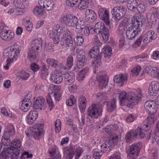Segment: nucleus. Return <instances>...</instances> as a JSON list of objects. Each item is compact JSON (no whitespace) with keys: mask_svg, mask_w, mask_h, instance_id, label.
I'll use <instances>...</instances> for the list:
<instances>
[{"mask_svg":"<svg viewBox=\"0 0 159 159\" xmlns=\"http://www.w3.org/2000/svg\"><path fill=\"white\" fill-rule=\"evenodd\" d=\"M133 25L129 27L126 32V39L129 40H133L135 37L137 36L140 32L139 29L136 27H134L135 30H134Z\"/></svg>","mask_w":159,"mask_h":159,"instance_id":"obj_16","label":"nucleus"},{"mask_svg":"<svg viewBox=\"0 0 159 159\" xmlns=\"http://www.w3.org/2000/svg\"><path fill=\"white\" fill-rule=\"evenodd\" d=\"M156 102L153 100H149L146 102L144 107L149 114H154L157 111Z\"/></svg>","mask_w":159,"mask_h":159,"instance_id":"obj_15","label":"nucleus"},{"mask_svg":"<svg viewBox=\"0 0 159 159\" xmlns=\"http://www.w3.org/2000/svg\"><path fill=\"white\" fill-rule=\"evenodd\" d=\"M24 25L25 27L26 30L28 31H31L32 30L33 24L29 20L25 21L24 22Z\"/></svg>","mask_w":159,"mask_h":159,"instance_id":"obj_51","label":"nucleus"},{"mask_svg":"<svg viewBox=\"0 0 159 159\" xmlns=\"http://www.w3.org/2000/svg\"><path fill=\"white\" fill-rule=\"evenodd\" d=\"M118 140V137L115 133H112L110 135L109 139L105 142V146L103 145H101V148H105L103 149V152L104 151H106V149H109L108 151L111 150L113 147L116 144Z\"/></svg>","mask_w":159,"mask_h":159,"instance_id":"obj_7","label":"nucleus"},{"mask_svg":"<svg viewBox=\"0 0 159 159\" xmlns=\"http://www.w3.org/2000/svg\"><path fill=\"white\" fill-rule=\"evenodd\" d=\"M75 152V149L73 148V147H70L65 150L64 152V156L66 159H72Z\"/></svg>","mask_w":159,"mask_h":159,"instance_id":"obj_31","label":"nucleus"},{"mask_svg":"<svg viewBox=\"0 0 159 159\" xmlns=\"http://www.w3.org/2000/svg\"><path fill=\"white\" fill-rule=\"evenodd\" d=\"M61 123L60 120L59 119L57 120L55 122V130L56 132L58 133L61 129Z\"/></svg>","mask_w":159,"mask_h":159,"instance_id":"obj_61","label":"nucleus"},{"mask_svg":"<svg viewBox=\"0 0 159 159\" xmlns=\"http://www.w3.org/2000/svg\"><path fill=\"white\" fill-rule=\"evenodd\" d=\"M78 0H66V5L70 7H73L77 3Z\"/></svg>","mask_w":159,"mask_h":159,"instance_id":"obj_62","label":"nucleus"},{"mask_svg":"<svg viewBox=\"0 0 159 159\" xmlns=\"http://www.w3.org/2000/svg\"><path fill=\"white\" fill-rule=\"evenodd\" d=\"M104 103L107 106V111L109 112H112L116 108V100L115 99H111L110 101H105Z\"/></svg>","mask_w":159,"mask_h":159,"instance_id":"obj_24","label":"nucleus"},{"mask_svg":"<svg viewBox=\"0 0 159 159\" xmlns=\"http://www.w3.org/2000/svg\"><path fill=\"white\" fill-rule=\"evenodd\" d=\"M141 143H135L131 145L127 152L129 159H137L140 150L142 148Z\"/></svg>","mask_w":159,"mask_h":159,"instance_id":"obj_6","label":"nucleus"},{"mask_svg":"<svg viewBox=\"0 0 159 159\" xmlns=\"http://www.w3.org/2000/svg\"><path fill=\"white\" fill-rule=\"evenodd\" d=\"M126 8L123 6L116 7L112 10L111 13L113 17L116 20H120L126 13Z\"/></svg>","mask_w":159,"mask_h":159,"instance_id":"obj_10","label":"nucleus"},{"mask_svg":"<svg viewBox=\"0 0 159 159\" xmlns=\"http://www.w3.org/2000/svg\"><path fill=\"white\" fill-rule=\"evenodd\" d=\"M9 48V49H10L11 55V60L13 61L14 60H16L19 55L21 48L19 45L16 44H13Z\"/></svg>","mask_w":159,"mask_h":159,"instance_id":"obj_17","label":"nucleus"},{"mask_svg":"<svg viewBox=\"0 0 159 159\" xmlns=\"http://www.w3.org/2000/svg\"><path fill=\"white\" fill-rule=\"evenodd\" d=\"M126 76L123 74H120L116 75L114 78V81L117 83H119V86L121 87L124 84V82L127 80Z\"/></svg>","mask_w":159,"mask_h":159,"instance_id":"obj_27","label":"nucleus"},{"mask_svg":"<svg viewBox=\"0 0 159 159\" xmlns=\"http://www.w3.org/2000/svg\"><path fill=\"white\" fill-rule=\"evenodd\" d=\"M145 20V18L142 15L140 14H137L133 17L132 20L131 24L133 27H136L138 29L144 24Z\"/></svg>","mask_w":159,"mask_h":159,"instance_id":"obj_12","label":"nucleus"},{"mask_svg":"<svg viewBox=\"0 0 159 159\" xmlns=\"http://www.w3.org/2000/svg\"><path fill=\"white\" fill-rule=\"evenodd\" d=\"M10 146H11L14 150L18 149L21 146V142L19 140L14 139L11 142Z\"/></svg>","mask_w":159,"mask_h":159,"instance_id":"obj_45","label":"nucleus"},{"mask_svg":"<svg viewBox=\"0 0 159 159\" xmlns=\"http://www.w3.org/2000/svg\"><path fill=\"white\" fill-rule=\"evenodd\" d=\"M89 70V68L86 67L83 69L79 72L78 79L79 81H82L83 80Z\"/></svg>","mask_w":159,"mask_h":159,"instance_id":"obj_43","label":"nucleus"},{"mask_svg":"<svg viewBox=\"0 0 159 159\" xmlns=\"http://www.w3.org/2000/svg\"><path fill=\"white\" fill-rule=\"evenodd\" d=\"M159 90V83L153 81L149 85L148 90L149 94L152 96H155L157 94Z\"/></svg>","mask_w":159,"mask_h":159,"instance_id":"obj_19","label":"nucleus"},{"mask_svg":"<svg viewBox=\"0 0 159 159\" xmlns=\"http://www.w3.org/2000/svg\"><path fill=\"white\" fill-rule=\"evenodd\" d=\"M13 4L17 8L24 9L27 6V1L26 0H15Z\"/></svg>","mask_w":159,"mask_h":159,"instance_id":"obj_34","label":"nucleus"},{"mask_svg":"<svg viewBox=\"0 0 159 159\" xmlns=\"http://www.w3.org/2000/svg\"><path fill=\"white\" fill-rule=\"evenodd\" d=\"M30 69L34 72H36L39 69L40 67L37 64L34 63L31 65Z\"/></svg>","mask_w":159,"mask_h":159,"instance_id":"obj_64","label":"nucleus"},{"mask_svg":"<svg viewBox=\"0 0 159 159\" xmlns=\"http://www.w3.org/2000/svg\"><path fill=\"white\" fill-rule=\"evenodd\" d=\"M31 45V48L39 52L40 50L41 49L42 43L41 39H36L32 41Z\"/></svg>","mask_w":159,"mask_h":159,"instance_id":"obj_32","label":"nucleus"},{"mask_svg":"<svg viewBox=\"0 0 159 159\" xmlns=\"http://www.w3.org/2000/svg\"><path fill=\"white\" fill-rule=\"evenodd\" d=\"M115 129L114 126L112 125H107L105 128V131L107 133H111L110 134V135H111L112 133H114L113 131Z\"/></svg>","mask_w":159,"mask_h":159,"instance_id":"obj_63","label":"nucleus"},{"mask_svg":"<svg viewBox=\"0 0 159 159\" xmlns=\"http://www.w3.org/2000/svg\"><path fill=\"white\" fill-rule=\"evenodd\" d=\"M10 137H5L3 135L2 139V142L4 145L7 146L10 144H11V142L9 138Z\"/></svg>","mask_w":159,"mask_h":159,"instance_id":"obj_52","label":"nucleus"},{"mask_svg":"<svg viewBox=\"0 0 159 159\" xmlns=\"http://www.w3.org/2000/svg\"><path fill=\"white\" fill-rule=\"evenodd\" d=\"M43 125L38 124L33 126L31 130V133L35 139L39 140L42 131H43Z\"/></svg>","mask_w":159,"mask_h":159,"instance_id":"obj_14","label":"nucleus"},{"mask_svg":"<svg viewBox=\"0 0 159 159\" xmlns=\"http://www.w3.org/2000/svg\"><path fill=\"white\" fill-rule=\"evenodd\" d=\"M90 2V0H81L78 8L81 10L85 9L89 7Z\"/></svg>","mask_w":159,"mask_h":159,"instance_id":"obj_41","label":"nucleus"},{"mask_svg":"<svg viewBox=\"0 0 159 159\" xmlns=\"http://www.w3.org/2000/svg\"><path fill=\"white\" fill-rule=\"evenodd\" d=\"M138 3L136 0H128L127 3L128 8L131 11H135L136 10Z\"/></svg>","mask_w":159,"mask_h":159,"instance_id":"obj_38","label":"nucleus"},{"mask_svg":"<svg viewBox=\"0 0 159 159\" xmlns=\"http://www.w3.org/2000/svg\"><path fill=\"white\" fill-rule=\"evenodd\" d=\"M157 138V137L156 134L154 133H151L147 136V138L150 139L152 143L156 141Z\"/></svg>","mask_w":159,"mask_h":159,"instance_id":"obj_60","label":"nucleus"},{"mask_svg":"<svg viewBox=\"0 0 159 159\" xmlns=\"http://www.w3.org/2000/svg\"><path fill=\"white\" fill-rule=\"evenodd\" d=\"M102 51L105 58L107 57L109 58L112 54V49L108 46H105L102 48Z\"/></svg>","mask_w":159,"mask_h":159,"instance_id":"obj_40","label":"nucleus"},{"mask_svg":"<svg viewBox=\"0 0 159 159\" xmlns=\"http://www.w3.org/2000/svg\"><path fill=\"white\" fill-rule=\"evenodd\" d=\"M76 102L75 98L73 95H71L70 98L66 101V104L68 106H72Z\"/></svg>","mask_w":159,"mask_h":159,"instance_id":"obj_56","label":"nucleus"},{"mask_svg":"<svg viewBox=\"0 0 159 159\" xmlns=\"http://www.w3.org/2000/svg\"><path fill=\"white\" fill-rule=\"evenodd\" d=\"M78 19L75 16L68 15L66 16H63L61 20L62 23L65 24L70 27H73L75 25Z\"/></svg>","mask_w":159,"mask_h":159,"instance_id":"obj_9","label":"nucleus"},{"mask_svg":"<svg viewBox=\"0 0 159 159\" xmlns=\"http://www.w3.org/2000/svg\"><path fill=\"white\" fill-rule=\"evenodd\" d=\"M44 99L42 97H38L34 101L33 105V108L36 110L41 109L44 105Z\"/></svg>","mask_w":159,"mask_h":159,"instance_id":"obj_28","label":"nucleus"},{"mask_svg":"<svg viewBox=\"0 0 159 159\" xmlns=\"http://www.w3.org/2000/svg\"><path fill=\"white\" fill-rule=\"evenodd\" d=\"M29 73L26 72L25 71H22L19 75V78L23 80H26L29 77Z\"/></svg>","mask_w":159,"mask_h":159,"instance_id":"obj_54","label":"nucleus"},{"mask_svg":"<svg viewBox=\"0 0 159 159\" xmlns=\"http://www.w3.org/2000/svg\"><path fill=\"white\" fill-rule=\"evenodd\" d=\"M38 3L47 11L51 10L54 5L53 2L51 0H39Z\"/></svg>","mask_w":159,"mask_h":159,"instance_id":"obj_21","label":"nucleus"},{"mask_svg":"<svg viewBox=\"0 0 159 159\" xmlns=\"http://www.w3.org/2000/svg\"><path fill=\"white\" fill-rule=\"evenodd\" d=\"M95 28L94 31L97 34H101L104 41L106 42L109 37L108 29L105 26L104 23L102 22H98L95 26Z\"/></svg>","mask_w":159,"mask_h":159,"instance_id":"obj_5","label":"nucleus"},{"mask_svg":"<svg viewBox=\"0 0 159 159\" xmlns=\"http://www.w3.org/2000/svg\"><path fill=\"white\" fill-rule=\"evenodd\" d=\"M87 103V100L85 97L83 96H81L79 98V106L81 111L83 112L85 110Z\"/></svg>","mask_w":159,"mask_h":159,"instance_id":"obj_35","label":"nucleus"},{"mask_svg":"<svg viewBox=\"0 0 159 159\" xmlns=\"http://www.w3.org/2000/svg\"><path fill=\"white\" fill-rule=\"evenodd\" d=\"M14 150L13 148L11 146L10 147L4 148L1 154L3 157H8L9 155H11Z\"/></svg>","mask_w":159,"mask_h":159,"instance_id":"obj_42","label":"nucleus"},{"mask_svg":"<svg viewBox=\"0 0 159 159\" xmlns=\"http://www.w3.org/2000/svg\"><path fill=\"white\" fill-rule=\"evenodd\" d=\"M157 37V35L152 30H150L147 32L143 37V41L145 43H148L155 40Z\"/></svg>","mask_w":159,"mask_h":159,"instance_id":"obj_20","label":"nucleus"},{"mask_svg":"<svg viewBox=\"0 0 159 159\" xmlns=\"http://www.w3.org/2000/svg\"><path fill=\"white\" fill-rule=\"evenodd\" d=\"M61 45H66L68 47L72 46L73 43V40L71 36H69L67 38H61L60 40Z\"/></svg>","mask_w":159,"mask_h":159,"instance_id":"obj_36","label":"nucleus"},{"mask_svg":"<svg viewBox=\"0 0 159 159\" xmlns=\"http://www.w3.org/2000/svg\"><path fill=\"white\" fill-rule=\"evenodd\" d=\"M91 29H93L91 26L88 25H86L83 29H84V35L86 36H88L90 34V30Z\"/></svg>","mask_w":159,"mask_h":159,"instance_id":"obj_59","label":"nucleus"},{"mask_svg":"<svg viewBox=\"0 0 159 159\" xmlns=\"http://www.w3.org/2000/svg\"><path fill=\"white\" fill-rule=\"evenodd\" d=\"M73 65V57L71 55L68 56L67 59L66 64V66L68 68H70Z\"/></svg>","mask_w":159,"mask_h":159,"instance_id":"obj_57","label":"nucleus"},{"mask_svg":"<svg viewBox=\"0 0 159 159\" xmlns=\"http://www.w3.org/2000/svg\"><path fill=\"white\" fill-rule=\"evenodd\" d=\"M151 75L154 77L159 79V67H152Z\"/></svg>","mask_w":159,"mask_h":159,"instance_id":"obj_48","label":"nucleus"},{"mask_svg":"<svg viewBox=\"0 0 159 159\" xmlns=\"http://www.w3.org/2000/svg\"><path fill=\"white\" fill-rule=\"evenodd\" d=\"M141 68L140 66H138L134 68L131 70V74L133 76H137L138 75L140 70Z\"/></svg>","mask_w":159,"mask_h":159,"instance_id":"obj_55","label":"nucleus"},{"mask_svg":"<svg viewBox=\"0 0 159 159\" xmlns=\"http://www.w3.org/2000/svg\"><path fill=\"white\" fill-rule=\"evenodd\" d=\"M141 96L142 94L140 89H138L135 93H127L123 91L119 94V99L121 105H126L129 107L133 108L137 103Z\"/></svg>","mask_w":159,"mask_h":159,"instance_id":"obj_2","label":"nucleus"},{"mask_svg":"<svg viewBox=\"0 0 159 159\" xmlns=\"http://www.w3.org/2000/svg\"><path fill=\"white\" fill-rule=\"evenodd\" d=\"M76 57L77 59V66L74 68V70L75 71H77L79 68H81L86 61L85 53L83 51H80L77 53Z\"/></svg>","mask_w":159,"mask_h":159,"instance_id":"obj_11","label":"nucleus"},{"mask_svg":"<svg viewBox=\"0 0 159 159\" xmlns=\"http://www.w3.org/2000/svg\"><path fill=\"white\" fill-rule=\"evenodd\" d=\"M98 13L99 17L104 22L107 27L110 28V22L109 11L104 8H100Z\"/></svg>","mask_w":159,"mask_h":159,"instance_id":"obj_8","label":"nucleus"},{"mask_svg":"<svg viewBox=\"0 0 159 159\" xmlns=\"http://www.w3.org/2000/svg\"><path fill=\"white\" fill-rule=\"evenodd\" d=\"M99 47L98 46H95L90 51L88 55L91 58L95 59L92 65L95 67H98L101 64L102 53L99 52Z\"/></svg>","mask_w":159,"mask_h":159,"instance_id":"obj_4","label":"nucleus"},{"mask_svg":"<svg viewBox=\"0 0 159 159\" xmlns=\"http://www.w3.org/2000/svg\"><path fill=\"white\" fill-rule=\"evenodd\" d=\"M65 80V84H66L73 83L75 80L74 75L71 72H66L63 75Z\"/></svg>","mask_w":159,"mask_h":159,"instance_id":"obj_30","label":"nucleus"},{"mask_svg":"<svg viewBox=\"0 0 159 159\" xmlns=\"http://www.w3.org/2000/svg\"><path fill=\"white\" fill-rule=\"evenodd\" d=\"M153 115L149 114L148 117L146 120L147 124H142L141 125V128H138L126 134L125 139L127 143H129L132 139H134L136 138L140 137V138H143L144 137L145 134L141 130L147 132L150 129V126L149 125L153 124L156 121Z\"/></svg>","mask_w":159,"mask_h":159,"instance_id":"obj_1","label":"nucleus"},{"mask_svg":"<svg viewBox=\"0 0 159 159\" xmlns=\"http://www.w3.org/2000/svg\"><path fill=\"white\" fill-rule=\"evenodd\" d=\"M15 130L14 127L11 125L7 126L5 129L3 135L5 137H11L15 134Z\"/></svg>","mask_w":159,"mask_h":159,"instance_id":"obj_29","label":"nucleus"},{"mask_svg":"<svg viewBox=\"0 0 159 159\" xmlns=\"http://www.w3.org/2000/svg\"><path fill=\"white\" fill-rule=\"evenodd\" d=\"M98 106V105L95 104L89 107L88 111V114L85 115L84 119H82L83 125L85 122L90 121L89 116L91 118H97L101 115L102 111L97 108Z\"/></svg>","mask_w":159,"mask_h":159,"instance_id":"obj_3","label":"nucleus"},{"mask_svg":"<svg viewBox=\"0 0 159 159\" xmlns=\"http://www.w3.org/2000/svg\"><path fill=\"white\" fill-rule=\"evenodd\" d=\"M53 90V93L55 99L56 101H58L61 98V91L58 86H54Z\"/></svg>","mask_w":159,"mask_h":159,"instance_id":"obj_37","label":"nucleus"},{"mask_svg":"<svg viewBox=\"0 0 159 159\" xmlns=\"http://www.w3.org/2000/svg\"><path fill=\"white\" fill-rule=\"evenodd\" d=\"M147 7V4L145 3H142L138 4L136 9L139 13L143 12L145 11Z\"/></svg>","mask_w":159,"mask_h":159,"instance_id":"obj_47","label":"nucleus"},{"mask_svg":"<svg viewBox=\"0 0 159 159\" xmlns=\"http://www.w3.org/2000/svg\"><path fill=\"white\" fill-rule=\"evenodd\" d=\"M75 25V32L77 33H80L81 32L85 26V21L82 20L78 19V21H77Z\"/></svg>","mask_w":159,"mask_h":159,"instance_id":"obj_33","label":"nucleus"},{"mask_svg":"<svg viewBox=\"0 0 159 159\" xmlns=\"http://www.w3.org/2000/svg\"><path fill=\"white\" fill-rule=\"evenodd\" d=\"M51 78L54 82L57 84H59L63 80V77L61 74L57 73L52 75Z\"/></svg>","mask_w":159,"mask_h":159,"instance_id":"obj_39","label":"nucleus"},{"mask_svg":"<svg viewBox=\"0 0 159 159\" xmlns=\"http://www.w3.org/2000/svg\"><path fill=\"white\" fill-rule=\"evenodd\" d=\"M125 32V27H118V28L117 31V33L120 37H124V35Z\"/></svg>","mask_w":159,"mask_h":159,"instance_id":"obj_58","label":"nucleus"},{"mask_svg":"<svg viewBox=\"0 0 159 159\" xmlns=\"http://www.w3.org/2000/svg\"><path fill=\"white\" fill-rule=\"evenodd\" d=\"M85 17L90 21H94L97 18V15L93 10L87 9L85 11Z\"/></svg>","mask_w":159,"mask_h":159,"instance_id":"obj_26","label":"nucleus"},{"mask_svg":"<svg viewBox=\"0 0 159 159\" xmlns=\"http://www.w3.org/2000/svg\"><path fill=\"white\" fill-rule=\"evenodd\" d=\"M43 7H36L33 11V13L37 15L42 16L44 13L43 9L42 8Z\"/></svg>","mask_w":159,"mask_h":159,"instance_id":"obj_49","label":"nucleus"},{"mask_svg":"<svg viewBox=\"0 0 159 159\" xmlns=\"http://www.w3.org/2000/svg\"><path fill=\"white\" fill-rule=\"evenodd\" d=\"M97 79L99 82L98 85L100 89L106 87L108 80V77L106 74L103 72L100 73L97 75Z\"/></svg>","mask_w":159,"mask_h":159,"instance_id":"obj_13","label":"nucleus"},{"mask_svg":"<svg viewBox=\"0 0 159 159\" xmlns=\"http://www.w3.org/2000/svg\"><path fill=\"white\" fill-rule=\"evenodd\" d=\"M63 32V29L62 27L59 25H57L53 28L52 32L55 35L59 36Z\"/></svg>","mask_w":159,"mask_h":159,"instance_id":"obj_46","label":"nucleus"},{"mask_svg":"<svg viewBox=\"0 0 159 159\" xmlns=\"http://www.w3.org/2000/svg\"><path fill=\"white\" fill-rule=\"evenodd\" d=\"M75 43L77 45H81L84 43V40L82 37L78 36L74 38Z\"/></svg>","mask_w":159,"mask_h":159,"instance_id":"obj_50","label":"nucleus"},{"mask_svg":"<svg viewBox=\"0 0 159 159\" xmlns=\"http://www.w3.org/2000/svg\"><path fill=\"white\" fill-rule=\"evenodd\" d=\"M39 52L30 48L27 52L28 58L31 61L35 60H38L39 58Z\"/></svg>","mask_w":159,"mask_h":159,"instance_id":"obj_22","label":"nucleus"},{"mask_svg":"<svg viewBox=\"0 0 159 159\" xmlns=\"http://www.w3.org/2000/svg\"><path fill=\"white\" fill-rule=\"evenodd\" d=\"M31 105L30 96L29 94H28L22 101L20 107V109L24 112H26L31 107Z\"/></svg>","mask_w":159,"mask_h":159,"instance_id":"obj_18","label":"nucleus"},{"mask_svg":"<svg viewBox=\"0 0 159 159\" xmlns=\"http://www.w3.org/2000/svg\"><path fill=\"white\" fill-rule=\"evenodd\" d=\"M47 103L49 105V107L50 108V110L51 111L54 107V105L53 104V102L51 98V96L49 93L48 94L47 97Z\"/></svg>","mask_w":159,"mask_h":159,"instance_id":"obj_53","label":"nucleus"},{"mask_svg":"<svg viewBox=\"0 0 159 159\" xmlns=\"http://www.w3.org/2000/svg\"><path fill=\"white\" fill-rule=\"evenodd\" d=\"M38 113L36 111H31L27 116V122L29 124H33L37 118Z\"/></svg>","mask_w":159,"mask_h":159,"instance_id":"obj_25","label":"nucleus"},{"mask_svg":"<svg viewBox=\"0 0 159 159\" xmlns=\"http://www.w3.org/2000/svg\"><path fill=\"white\" fill-rule=\"evenodd\" d=\"M0 36L4 40L8 41L13 39L14 36V34L13 32L8 31L7 30H5L0 33Z\"/></svg>","mask_w":159,"mask_h":159,"instance_id":"obj_23","label":"nucleus"},{"mask_svg":"<svg viewBox=\"0 0 159 159\" xmlns=\"http://www.w3.org/2000/svg\"><path fill=\"white\" fill-rule=\"evenodd\" d=\"M46 61L48 64L51 66L56 68H58V62L57 60L52 58H48Z\"/></svg>","mask_w":159,"mask_h":159,"instance_id":"obj_44","label":"nucleus"}]
</instances>
